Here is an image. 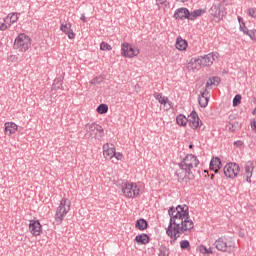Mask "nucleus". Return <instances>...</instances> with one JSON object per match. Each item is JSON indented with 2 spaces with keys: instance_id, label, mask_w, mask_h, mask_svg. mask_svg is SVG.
I'll return each instance as SVG.
<instances>
[{
  "instance_id": "f257e3e1",
  "label": "nucleus",
  "mask_w": 256,
  "mask_h": 256,
  "mask_svg": "<svg viewBox=\"0 0 256 256\" xmlns=\"http://www.w3.org/2000/svg\"><path fill=\"white\" fill-rule=\"evenodd\" d=\"M168 215L170 217L169 225L166 228V235L170 237V245H175L179 239V232L185 217L189 215V206L178 205L177 207L172 206L168 209Z\"/></svg>"
},
{
  "instance_id": "f03ea898",
  "label": "nucleus",
  "mask_w": 256,
  "mask_h": 256,
  "mask_svg": "<svg viewBox=\"0 0 256 256\" xmlns=\"http://www.w3.org/2000/svg\"><path fill=\"white\" fill-rule=\"evenodd\" d=\"M178 166L179 169H181V171H184L185 173L184 176L176 173V176L178 177V182L183 183V181H185V177H187V175H193V169L199 167V159L193 154H187L183 158V160L178 163Z\"/></svg>"
},
{
  "instance_id": "7ed1b4c3",
  "label": "nucleus",
  "mask_w": 256,
  "mask_h": 256,
  "mask_svg": "<svg viewBox=\"0 0 256 256\" xmlns=\"http://www.w3.org/2000/svg\"><path fill=\"white\" fill-rule=\"evenodd\" d=\"M214 247L222 253H233L235 251V240L231 237L221 236L215 240Z\"/></svg>"
},
{
  "instance_id": "20e7f679",
  "label": "nucleus",
  "mask_w": 256,
  "mask_h": 256,
  "mask_svg": "<svg viewBox=\"0 0 256 256\" xmlns=\"http://www.w3.org/2000/svg\"><path fill=\"white\" fill-rule=\"evenodd\" d=\"M218 57L219 53L212 52L204 56H199L198 58H192L189 62L188 68L193 69V63H198V67H211Z\"/></svg>"
},
{
  "instance_id": "39448f33",
  "label": "nucleus",
  "mask_w": 256,
  "mask_h": 256,
  "mask_svg": "<svg viewBox=\"0 0 256 256\" xmlns=\"http://www.w3.org/2000/svg\"><path fill=\"white\" fill-rule=\"evenodd\" d=\"M69 211H71V200L68 198H62L55 214V221L58 225L63 223V219H65V216Z\"/></svg>"
},
{
  "instance_id": "423d86ee",
  "label": "nucleus",
  "mask_w": 256,
  "mask_h": 256,
  "mask_svg": "<svg viewBox=\"0 0 256 256\" xmlns=\"http://www.w3.org/2000/svg\"><path fill=\"white\" fill-rule=\"evenodd\" d=\"M31 47V38L25 34L20 33L14 40L13 49H17L18 51H21L24 53L25 51H28V49Z\"/></svg>"
},
{
  "instance_id": "0eeeda50",
  "label": "nucleus",
  "mask_w": 256,
  "mask_h": 256,
  "mask_svg": "<svg viewBox=\"0 0 256 256\" xmlns=\"http://www.w3.org/2000/svg\"><path fill=\"white\" fill-rule=\"evenodd\" d=\"M139 186L134 182H125L122 184V193L127 199H135L139 197L140 193Z\"/></svg>"
},
{
  "instance_id": "6e6552de",
  "label": "nucleus",
  "mask_w": 256,
  "mask_h": 256,
  "mask_svg": "<svg viewBox=\"0 0 256 256\" xmlns=\"http://www.w3.org/2000/svg\"><path fill=\"white\" fill-rule=\"evenodd\" d=\"M140 50L137 47H133V45L124 42L121 44V55L122 57H126L128 59H133V57H137L139 55Z\"/></svg>"
},
{
  "instance_id": "1a4fd4ad",
  "label": "nucleus",
  "mask_w": 256,
  "mask_h": 256,
  "mask_svg": "<svg viewBox=\"0 0 256 256\" xmlns=\"http://www.w3.org/2000/svg\"><path fill=\"white\" fill-rule=\"evenodd\" d=\"M85 129L91 137L94 135L95 139H101L102 137H105V130H103V126L97 123L86 124Z\"/></svg>"
},
{
  "instance_id": "9d476101",
  "label": "nucleus",
  "mask_w": 256,
  "mask_h": 256,
  "mask_svg": "<svg viewBox=\"0 0 256 256\" xmlns=\"http://www.w3.org/2000/svg\"><path fill=\"white\" fill-rule=\"evenodd\" d=\"M240 171L241 168L239 167V164L235 162L227 163L223 168L224 175L225 177H228V179H235L238 177Z\"/></svg>"
},
{
  "instance_id": "9b49d317",
  "label": "nucleus",
  "mask_w": 256,
  "mask_h": 256,
  "mask_svg": "<svg viewBox=\"0 0 256 256\" xmlns=\"http://www.w3.org/2000/svg\"><path fill=\"white\" fill-rule=\"evenodd\" d=\"M188 117L189 127H191V129H201V125H203V122L201 121V119L199 118V114H197L195 110H193Z\"/></svg>"
},
{
  "instance_id": "f8f14e48",
  "label": "nucleus",
  "mask_w": 256,
  "mask_h": 256,
  "mask_svg": "<svg viewBox=\"0 0 256 256\" xmlns=\"http://www.w3.org/2000/svg\"><path fill=\"white\" fill-rule=\"evenodd\" d=\"M209 13L214 19H218V21H221L225 17V12L221 10V3L213 4L209 9Z\"/></svg>"
},
{
  "instance_id": "ddd939ff",
  "label": "nucleus",
  "mask_w": 256,
  "mask_h": 256,
  "mask_svg": "<svg viewBox=\"0 0 256 256\" xmlns=\"http://www.w3.org/2000/svg\"><path fill=\"white\" fill-rule=\"evenodd\" d=\"M192 229H195V224L193 223V220H191V216H189L188 208V216L184 218V222L180 227L179 237H181V235H183V233H185L186 231H191Z\"/></svg>"
},
{
  "instance_id": "4468645a",
  "label": "nucleus",
  "mask_w": 256,
  "mask_h": 256,
  "mask_svg": "<svg viewBox=\"0 0 256 256\" xmlns=\"http://www.w3.org/2000/svg\"><path fill=\"white\" fill-rule=\"evenodd\" d=\"M29 231L34 235V237L41 235V231H42L41 222H39V220H30Z\"/></svg>"
},
{
  "instance_id": "2eb2a0df",
  "label": "nucleus",
  "mask_w": 256,
  "mask_h": 256,
  "mask_svg": "<svg viewBox=\"0 0 256 256\" xmlns=\"http://www.w3.org/2000/svg\"><path fill=\"white\" fill-rule=\"evenodd\" d=\"M173 17L176 20L183 21V19H188L189 20V9L187 8H178L176 9Z\"/></svg>"
},
{
  "instance_id": "dca6fc26",
  "label": "nucleus",
  "mask_w": 256,
  "mask_h": 256,
  "mask_svg": "<svg viewBox=\"0 0 256 256\" xmlns=\"http://www.w3.org/2000/svg\"><path fill=\"white\" fill-rule=\"evenodd\" d=\"M103 155L105 159H113L115 157V146L111 144V147H109V143L104 144Z\"/></svg>"
},
{
  "instance_id": "f3484780",
  "label": "nucleus",
  "mask_w": 256,
  "mask_h": 256,
  "mask_svg": "<svg viewBox=\"0 0 256 256\" xmlns=\"http://www.w3.org/2000/svg\"><path fill=\"white\" fill-rule=\"evenodd\" d=\"M198 103L202 108H205L207 107V105H209V92L207 91V89L201 92L198 96Z\"/></svg>"
},
{
  "instance_id": "a211bd4d",
  "label": "nucleus",
  "mask_w": 256,
  "mask_h": 256,
  "mask_svg": "<svg viewBox=\"0 0 256 256\" xmlns=\"http://www.w3.org/2000/svg\"><path fill=\"white\" fill-rule=\"evenodd\" d=\"M60 30L68 36V39H75V34L73 33V29H71V23H62Z\"/></svg>"
},
{
  "instance_id": "6ab92c4d",
  "label": "nucleus",
  "mask_w": 256,
  "mask_h": 256,
  "mask_svg": "<svg viewBox=\"0 0 256 256\" xmlns=\"http://www.w3.org/2000/svg\"><path fill=\"white\" fill-rule=\"evenodd\" d=\"M223 167L221 164V159L219 157L212 158L210 161V170L214 171V173H219V170Z\"/></svg>"
},
{
  "instance_id": "aec40b11",
  "label": "nucleus",
  "mask_w": 256,
  "mask_h": 256,
  "mask_svg": "<svg viewBox=\"0 0 256 256\" xmlns=\"http://www.w3.org/2000/svg\"><path fill=\"white\" fill-rule=\"evenodd\" d=\"M245 175L247 183H251V178L253 177V170L255 169V165L253 162H248L245 164Z\"/></svg>"
},
{
  "instance_id": "412c9836",
  "label": "nucleus",
  "mask_w": 256,
  "mask_h": 256,
  "mask_svg": "<svg viewBox=\"0 0 256 256\" xmlns=\"http://www.w3.org/2000/svg\"><path fill=\"white\" fill-rule=\"evenodd\" d=\"M134 241L138 243V245H147V243L151 241V238L146 233H142L137 235Z\"/></svg>"
},
{
  "instance_id": "4be33fe9",
  "label": "nucleus",
  "mask_w": 256,
  "mask_h": 256,
  "mask_svg": "<svg viewBox=\"0 0 256 256\" xmlns=\"http://www.w3.org/2000/svg\"><path fill=\"white\" fill-rule=\"evenodd\" d=\"M175 47L178 49V51H186L188 47L187 40L182 39L181 36H178L176 39Z\"/></svg>"
},
{
  "instance_id": "5701e85b",
  "label": "nucleus",
  "mask_w": 256,
  "mask_h": 256,
  "mask_svg": "<svg viewBox=\"0 0 256 256\" xmlns=\"http://www.w3.org/2000/svg\"><path fill=\"white\" fill-rule=\"evenodd\" d=\"M201 15H205V9H197L188 14V21H195L197 17H201Z\"/></svg>"
},
{
  "instance_id": "b1692460",
  "label": "nucleus",
  "mask_w": 256,
  "mask_h": 256,
  "mask_svg": "<svg viewBox=\"0 0 256 256\" xmlns=\"http://www.w3.org/2000/svg\"><path fill=\"white\" fill-rule=\"evenodd\" d=\"M5 126V133L7 135V133H9V135H13V133H15V131H17V124H15V122H6L4 124Z\"/></svg>"
},
{
  "instance_id": "393cba45",
  "label": "nucleus",
  "mask_w": 256,
  "mask_h": 256,
  "mask_svg": "<svg viewBox=\"0 0 256 256\" xmlns=\"http://www.w3.org/2000/svg\"><path fill=\"white\" fill-rule=\"evenodd\" d=\"M135 227L139 231H145V229H147V227H149V223L144 218H140L136 221Z\"/></svg>"
},
{
  "instance_id": "a878e982",
  "label": "nucleus",
  "mask_w": 256,
  "mask_h": 256,
  "mask_svg": "<svg viewBox=\"0 0 256 256\" xmlns=\"http://www.w3.org/2000/svg\"><path fill=\"white\" fill-rule=\"evenodd\" d=\"M154 99L160 103V105H167L169 98L163 96L162 93L156 92L154 93Z\"/></svg>"
},
{
  "instance_id": "bb28decb",
  "label": "nucleus",
  "mask_w": 256,
  "mask_h": 256,
  "mask_svg": "<svg viewBox=\"0 0 256 256\" xmlns=\"http://www.w3.org/2000/svg\"><path fill=\"white\" fill-rule=\"evenodd\" d=\"M189 119H187V117H185V115L183 114H179L176 117V123L177 125H180L181 127H185V125H187Z\"/></svg>"
},
{
  "instance_id": "cd10ccee",
  "label": "nucleus",
  "mask_w": 256,
  "mask_h": 256,
  "mask_svg": "<svg viewBox=\"0 0 256 256\" xmlns=\"http://www.w3.org/2000/svg\"><path fill=\"white\" fill-rule=\"evenodd\" d=\"M9 19H10L9 27H11V25H13L14 23H17V20L19 18L17 17V14L12 13V14H9L6 18H4V23H7Z\"/></svg>"
},
{
  "instance_id": "c85d7f7f",
  "label": "nucleus",
  "mask_w": 256,
  "mask_h": 256,
  "mask_svg": "<svg viewBox=\"0 0 256 256\" xmlns=\"http://www.w3.org/2000/svg\"><path fill=\"white\" fill-rule=\"evenodd\" d=\"M97 113H99V115H105V113H107V111H109V106H107V104H100L97 109H96Z\"/></svg>"
},
{
  "instance_id": "c756f323",
  "label": "nucleus",
  "mask_w": 256,
  "mask_h": 256,
  "mask_svg": "<svg viewBox=\"0 0 256 256\" xmlns=\"http://www.w3.org/2000/svg\"><path fill=\"white\" fill-rule=\"evenodd\" d=\"M240 128L241 126L239 125V122H232L228 125V131H230L231 133H235V131Z\"/></svg>"
},
{
  "instance_id": "7c9ffc66",
  "label": "nucleus",
  "mask_w": 256,
  "mask_h": 256,
  "mask_svg": "<svg viewBox=\"0 0 256 256\" xmlns=\"http://www.w3.org/2000/svg\"><path fill=\"white\" fill-rule=\"evenodd\" d=\"M61 85H63V79L56 78L53 81V89H55V91H57V89H61Z\"/></svg>"
},
{
  "instance_id": "2f4dec72",
  "label": "nucleus",
  "mask_w": 256,
  "mask_h": 256,
  "mask_svg": "<svg viewBox=\"0 0 256 256\" xmlns=\"http://www.w3.org/2000/svg\"><path fill=\"white\" fill-rule=\"evenodd\" d=\"M112 49H113V47H111L109 45V43H107V42H101L100 43V50L101 51H111Z\"/></svg>"
},
{
  "instance_id": "473e14b6",
  "label": "nucleus",
  "mask_w": 256,
  "mask_h": 256,
  "mask_svg": "<svg viewBox=\"0 0 256 256\" xmlns=\"http://www.w3.org/2000/svg\"><path fill=\"white\" fill-rule=\"evenodd\" d=\"M210 85H215L217 87V85H219L221 83V78L218 76H213L210 77Z\"/></svg>"
},
{
  "instance_id": "72a5a7b5",
  "label": "nucleus",
  "mask_w": 256,
  "mask_h": 256,
  "mask_svg": "<svg viewBox=\"0 0 256 256\" xmlns=\"http://www.w3.org/2000/svg\"><path fill=\"white\" fill-rule=\"evenodd\" d=\"M241 99H242L241 94L235 95L232 101L233 107H237V105H241Z\"/></svg>"
},
{
  "instance_id": "f704fd0d",
  "label": "nucleus",
  "mask_w": 256,
  "mask_h": 256,
  "mask_svg": "<svg viewBox=\"0 0 256 256\" xmlns=\"http://www.w3.org/2000/svg\"><path fill=\"white\" fill-rule=\"evenodd\" d=\"M180 248L185 250V249H191V243L189 242V240H182L180 242Z\"/></svg>"
},
{
  "instance_id": "c9c22d12",
  "label": "nucleus",
  "mask_w": 256,
  "mask_h": 256,
  "mask_svg": "<svg viewBox=\"0 0 256 256\" xmlns=\"http://www.w3.org/2000/svg\"><path fill=\"white\" fill-rule=\"evenodd\" d=\"M158 256H169V249L166 248L165 246H161L159 249Z\"/></svg>"
},
{
  "instance_id": "e433bc0d",
  "label": "nucleus",
  "mask_w": 256,
  "mask_h": 256,
  "mask_svg": "<svg viewBox=\"0 0 256 256\" xmlns=\"http://www.w3.org/2000/svg\"><path fill=\"white\" fill-rule=\"evenodd\" d=\"M247 15L249 17H252V19H256V8L253 7V8H248L247 9Z\"/></svg>"
},
{
  "instance_id": "4c0bfd02",
  "label": "nucleus",
  "mask_w": 256,
  "mask_h": 256,
  "mask_svg": "<svg viewBox=\"0 0 256 256\" xmlns=\"http://www.w3.org/2000/svg\"><path fill=\"white\" fill-rule=\"evenodd\" d=\"M246 35L252 39V41H256V30L246 31Z\"/></svg>"
},
{
  "instance_id": "58836bf2",
  "label": "nucleus",
  "mask_w": 256,
  "mask_h": 256,
  "mask_svg": "<svg viewBox=\"0 0 256 256\" xmlns=\"http://www.w3.org/2000/svg\"><path fill=\"white\" fill-rule=\"evenodd\" d=\"M103 81V78L101 76L95 77L90 81L91 85H99Z\"/></svg>"
},
{
  "instance_id": "ea45409f",
  "label": "nucleus",
  "mask_w": 256,
  "mask_h": 256,
  "mask_svg": "<svg viewBox=\"0 0 256 256\" xmlns=\"http://www.w3.org/2000/svg\"><path fill=\"white\" fill-rule=\"evenodd\" d=\"M192 67L193 68H189V63H188L187 69H189V71H195V70L199 69V67H201V66H199V62H192Z\"/></svg>"
},
{
  "instance_id": "a19ab883",
  "label": "nucleus",
  "mask_w": 256,
  "mask_h": 256,
  "mask_svg": "<svg viewBox=\"0 0 256 256\" xmlns=\"http://www.w3.org/2000/svg\"><path fill=\"white\" fill-rule=\"evenodd\" d=\"M156 5L158 9H161V5H165V7H167V0H156Z\"/></svg>"
},
{
  "instance_id": "79ce46f5",
  "label": "nucleus",
  "mask_w": 256,
  "mask_h": 256,
  "mask_svg": "<svg viewBox=\"0 0 256 256\" xmlns=\"http://www.w3.org/2000/svg\"><path fill=\"white\" fill-rule=\"evenodd\" d=\"M202 251H204V253L206 254V255H211V254H213V248H207V247H205V246H203L202 247Z\"/></svg>"
},
{
  "instance_id": "37998d69",
  "label": "nucleus",
  "mask_w": 256,
  "mask_h": 256,
  "mask_svg": "<svg viewBox=\"0 0 256 256\" xmlns=\"http://www.w3.org/2000/svg\"><path fill=\"white\" fill-rule=\"evenodd\" d=\"M114 157L117 161H121L123 159V153L114 151Z\"/></svg>"
},
{
  "instance_id": "c03bdc74",
  "label": "nucleus",
  "mask_w": 256,
  "mask_h": 256,
  "mask_svg": "<svg viewBox=\"0 0 256 256\" xmlns=\"http://www.w3.org/2000/svg\"><path fill=\"white\" fill-rule=\"evenodd\" d=\"M9 27H11V26H9V24H8V26H7L6 23H2V24L0 25V31H7V29H9Z\"/></svg>"
},
{
  "instance_id": "a18cd8bd",
  "label": "nucleus",
  "mask_w": 256,
  "mask_h": 256,
  "mask_svg": "<svg viewBox=\"0 0 256 256\" xmlns=\"http://www.w3.org/2000/svg\"><path fill=\"white\" fill-rule=\"evenodd\" d=\"M240 31H242V33H244V35H247V31H249V30L245 24H244V26H242V24H241Z\"/></svg>"
},
{
  "instance_id": "49530a36",
  "label": "nucleus",
  "mask_w": 256,
  "mask_h": 256,
  "mask_svg": "<svg viewBox=\"0 0 256 256\" xmlns=\"http://www.w3.org/2000/svg\"><path fill=\"white\" fill-rule=\"evenodd\" d=\"M237 19H238L239 25H242V27H245V21L243 20V17L238 16Z\"/></svg>"
},
{
  "instance_id": "de8ad7c7",
  "label": "nucleus",
  "mask_w": 256,
  "mask_h": 256,
  "mask_svg": "<svg viewBox=\"0 0 256 256\" xmlns=\"http://www.w3.org/2000/svg\"><path fill=\"white\" fill-rule=\"evenodd\" d=\"M234 146H235V147H243V141H241V140L235 141V142H234Z\"/></svg>"
},
{
  "instance_id": "09e8293b",
  "label": "nucleus",
  "mask_w": 256,
  "mask_h": 256,
  "mask_svg": "<svg viewBox=\"0 0 256 256\" xmlns=\"http://www.w3.org/2000/svg\"><path fill=\"white\" fill-rule=\"evenodd\" d=\"M250 125H251L252 130H253V131H256V121H255V120H252L251 123H250Z\"/></svg>"
},
{
  "instance_id": "8fccbe9b",
  "label": "nucleus",
  "mask_w": 256,
  "mask_h": 256,
  "mask_svg": "<svg viewBox=\"0 0 256 256\" xmlns=\"http://www.w3.org/2000/svg\"><path fill=\"white\" fill-rule=\"evenodd\" d=\"M211 85H213V84H211V80H208L206 82V89H209V87H211Z\"/></svg>"
},
{
  "instance_id": "3c124183",
  "label": "nucleus",
  "mask_w": 256,
  "mask_h": 256,
  "mask_svg": "<svg viewBox=\"0 0 256 256\" xmlns=\"http://www.w3.org/2000/svg\"><path fill=\"white\" fill-rule=\"evenodd\" d=\"M80 19L83 21V23H85V21H87V18L85 17V14H82Z\"/></svg>"
},
{
  "instance_id": "603ef678",
  "label": "nucleus",
  "mask_w": 256,
  "mask_h": 256,
  "mask_svg": "<svg viewBox=\"0 0 256 256\" xmlns=\"http://www.w3.org/2000/svg\"><path fill=\"white\" fill-rule=\"evenodd\" d=\"M177 1H180L181 3H187V1L189 0H177Z\"/></svg>"
},
{
  "instance_id": "864d4df0",
  "label": "nucleus",
  "mask_w": 256,
  "mask_h": 256,
  "mask_svg": "<svg viewBox=\"0 0 256 256\" xmlns=\"http://www.w3.org/2000/svg\"><path fill=\"white\" fill-rule=\"evenodd\" d=\"M10 59H12V61H15V55H11Z\"/></svg>"
},
{
  "instance_id": "5fc2aeb1",
  "label": "nucleus",
  "mask_w": 256,
  "mask_h": 256,
  "mask_svg": "<svg viewBox=\"0 0 256 256\" xmlns=\"http://www.w3.org/2000/svg\"><path fill=\"white\" fill-rule=\"evenodd\" d=\"M194 145L193 144H189V149H193Z\"/></svg>"
}]
</instances>
